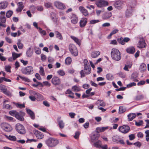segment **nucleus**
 Segmentation results:
<instances>
[{
  "instance_id": "1",
  "label": "nucleus",
  "mask_w": 149,
  "mask_h": 149,
  "mask_svg": "<svg viewBox=\"0 0 149 149\" xmlns=\"http://www.w3.org/2000/svg\"><path fill=\"white\" fill-rule=\"evenodd\" d=\"M111 56L113 59L118 61L121 58V55L119 50L115 48H113L111 49Z\"/></svg>"
},
{
  "instance_id": "2",
  "label": "nucleus",
  "mask_w": 149,
  "mask_h": 149,
  "mask_svg": "<svg viewBox=\"0 0 149 149\" xmlns=\"http://www.w3.org/2000/svg\"><path fill=\"white\" fill-rule=\"evenodd\" d=\"M58 141L53 138H49L46 141L47 145L49 147H52L56 146L58 143Z\"/></svg>"
},
{
  "instance_id": "3",
  "label": "nucleus",
  "mask_w": 149,
  "mask_h": 149,
  "mask_svg": "<svg viewBox=\"0 0 149 149\" xmlns=\"http://www.w3.org/2000/svg\"><path fill=\"white\" fill-rule=\"evenodd\" d=\"M15 128L17 131L20 134H24L26 133L24 127L22 124L19 123H17L15 125Z\"/></svg>"
},
{
  "instance_id": "4",
  "label": "nucleus",
  "mask_w": 149,
  "mask_h": 149,
  "mask_svg": "<svg viewBox=\"0 0 149 149\" xmlns=\"http://www.w3.org/2000/svg\"><path fill=\"white\" fill-rule=\"evenodd\" d=\"M22 73L24 74L29 75L33 73V68L31 66H28L23 68L21 70Z\"/></svg>"
},
{
  "instance_id": "5",
  "label": "nucleus",
  "mask_w": 149,
  "mask_h": 149,
  "mask_svg": "<svg viewBox=\"0 0 149 149\" xmlns=\"http://www.w3.org/2000/svg\"><path fill=\"white\" fill-rule=\"evenodd\" d=\"M69 49L72 54L74 56H77L78 54L77 48L74 45L71 44L69 45Z\"/></svg>"
},
{
  "instance_id": "6",
  "label": "nucleus",
  "mask_w": 149,
  "mask_h": 149,
  "mask_svg": "<svg viewBox=\"0 0 149 149\" xmlns=\"http://www.w3.org/2000/svg\"><path fill=\"white\" fill-rule=\"evenodd\" d=\"M1 126L3 130L7 132H10L12 130V128L10 125L6 123L1 124Z\"/></svg>"
},
{
  "instance_id": "7",
  "label": "nucleus",
  "mask_w": 149,
  "mask_h": 149,
  "mask_svg": "<svg viewBox=\"0 0 149 149\" xmlns=\"http://www.w3.org/2000/svg\"><path fill=\"white\" fill-rule=\"evenodd\" d=\"M130 127L126 125H124L118 128V130L121 132L126 134L130 130Z\"/></svg>"
},
{
  "instance_id": "8",
  "label": "nucleus",
  "mask_w": 149,
  "mask_h": 149,
  "mask_svg": "<svg viewBox=\"0 0 149 149\" xmlns=\"http://www.w3.org/2000/svg\"><path fill=\"white\" fill-rule=\"evenodd\" d=\"M97 7L101 8L106 6L108 5V3L107 2L102 0L97 1L96 3Z\"/></svg>"
},
{
  "instance_id": "9",
  "label": "nucleus",
  "mask_w": 149,
  "mask_h": 149,
  "mask_svg": "<svg viewBox=\"0 0 149 149\" xmlns=\"http://www.w3.org/2000/svg\"><path fill=\"white\" fill-rule=\"evenodd\" d=\"M52 83L54 85H59L61 84V81L58 77L54 76L52 79Z\"/></svg>"
},
{
  "instance_id": "10",
  "label": "nucleus",
  "mask_w": 149,
  "mask_h": 149,
  "mask_svg": "<svg viewBox=\"0 0 149 149\" xmlns=\"http://www.w3.org/2000/svg\"><path fill=\"white\" fill-rule=\"evenodd\" d=\"M100 136V134L97 132L92 134L91 136V141L93 142L96 140L98 139Z\"/></svg>"
},
{
  "instance_id": "11",
  "label": "nucleus",
  "mask_w": 149,
  "mask_h": 149,
  "mask_svg": "<svg viewBox=\"0 0 149 149\" xmlns=\"http://www.w3.org/2000/svg\"><path fill=\"white\" fill-rule=\"evenodd\" d=\"M130 40V39L128 37H125L124 38L121 37L118 39V41L119 43L122 45H124L125 44V42H128Z\"/></svg>"
},
{
  "instance_id": "12",
  "label": "nucleus",
  "mask_w": 149,
  "mask_h": 149,
  "mask_svg": "<svg viewBox=\"0 0 149 149\" xmlns=\"http://www.w3.org/2000/svg\"><path fill=\"white\" fill-rule=\"evenodd\" d=\"M123 5V1L118 0L115 1L114 3V5L116 8L118 9H120Z\"/></svg>"
},
{
  "instance_id": "13",
  "label": "nucleus",
  "mask_w": 149,
  "mask_h": 149,
  "mask_svg": "<svg viewBox=\"0 0 149 149\" xmlns=\"http://www.w3.org/2000/svg\"><path fill=\"white\" fill-rule=\"evenodd\" d=\"M54 4L55 6L58 9H63L65 8V6L63 3L59 1H55Z\"/></svg>"
},
{
  "instance_id": "14",
  "label": "nucleus",
  "mask_w": 149,
  "mask_h": 149,
  "mask_svg": "<svg viewBox=\"0 0 149 149\" xmlns=\"http://www.w3.org/2000/svg\"><path fill=\"white\" fill-rule=\"evenodd\" d=\"M87 22V19L86 18H82L79 22L80 26L81 27H83L85 26Z\"/></svg>"
},
{
  "instance_id": "15",
  "label": "nucleus",
  "mask_w": 149,
  "mask_h": 149,
  "mask_svg": "<svg viewBox=\"0 0 149 149\" xmlns=\"http://www.w3.org/2000/svg\"><path fill=\"white\" fill-rule=\"evenodd\" d=\"M79 9L81 13L85 16H86L88 15V13L87 10L82 6H80L79 7Z\"/></svg>"
},
{
  "instance_id": "16",
  "label": "nucleus",
  "mask_w": 149,
  "mask_h": 149,
  "mask_svg": "<svg viewBox=\"0 0 149 149\" xmlns=\"http://www.w3.org/2000/svg\"><path fill=\"white\" fill-rule=\"evenodd\" d=\"M34 133L38 139H42L44 137V135L43 134L38 130H35Z\"/></svg>"
},
{
  "instance_id": "17",
  "label": "nucleus",
  "mask_w": 149,
  "mask_h": 149,
  "mask_svg": "<svg viewBox=\"0 0 149 149\" xmlns=\"http://www.w3.org/2000/svg\"><path fill=\"white\" fill-rule=\"evenodd\" d=\"M146 46L145 41L142 39L139 41L138 47L140 48H142L145 47Z\"/></svg>"
},
{
  "instance_id": "18",
  "label": "nucleus",
  "mask_w": 149,
  "mask_h": 149,
  "mask_svg": "<svg viewBox=\"0 0 149 149\" xmlns=\"http://www.w3.org/2000/svg\"><path fill=\"white\" fill-rule=\"evenodd\" d=\"M126 51L127 53L130 54H134L135 51V49L133 47H130L126 49Z\"/></svg>"
},
{
  "instance_id": "19",
  "label": "nucleus",
  "mask_w": 149,
  "mask_h": 149,
  "mask_svg": "<svg viewBox=\"0 0 149 149\" xmlns=\"http://www.w3.org/2000/svg\"><path fill=\"white\" fill-rule=\"evenodd\" d=\"M71 19L72 23L74 24H76L78 22V17L74 14L72 15Z\"/></svg>"
},
{
  "instance_id": "20",
  "label": "nucleus",
  "mask_w": 149,
  "mask_h": 149,
  "mask_svg": "<svg viewBox=\"0 0 149 149\" xmlns=\"http://www.w3.org/2000/svg\"><path fill=\"white\" fill-rule=\"evenodd\" d=\"M27 113L29 115L30 117L32 120L35 119V115L33 112L30 109H27L26 110Z\"/></svg>"
},
{
  "instance_id": "21",
  "label": "nucleus",
  "mask_w": 149,
  "mask_h": 149,
  "mask_svg": "<svg viewBox=\"0 0 149 149\" xmlns=\"http://www.w3.org/2000/svg\"><path fill=\"white\" fill-rule=\"evenodd\" d=\"M108 127H98L96 128V132L99 134V132H102L108 129Z\"/></svg>"
},
{
  "instance_id": "22",
  "label": "nucleus",
  "mask_w": 149,
  "mask_h": 149,
  "mask_svg": "<svg viewBox=\"0 0 149 149\" xmlns=\"http://www.w3.org/2000/svg\"><path fill=\"white\" fill-rule=\"evenodd\" d=\"M100 54L99 51H94L91 53V56L93 58H96Z\"/></svg>"
},
{
  "instance_id": "23",
  "label": "nucleus",
  "mask_w": 149,
  "mask_h": 149,
  "mask_svg": "<svg viewBox=\"0 0 149 149\" xmlns=\"http://www.w3.org/2000/svg\"><path fill=\"white\" fill-rule=\"evenodd\" d=\"M18 8L17 9V11L19 12L21 11L24 8L23 3L22 2H19L17 3Z\"/></svg>"
},
{
  "instance_id": "24",
  "label": "nucleus",
  "mask_w": 149,
  "mask_h": 149,
  "mask_svg": "<svg viewBox=\"0 0 149 149\" xmlns=\"http://www.w3.org/2000/svg\"><path fill=\"white\" fill-rule=\"evenodd\" d=\"M102 142L100 140H98L93 144V146L96 148H101L102 147Z\"/></svg>"
},
{
  "instance_id": "25",
  "label": "nucleus",
  "mask_w": 149,
  "mask_h": 149,
  "mask_svg": "<svg viewBox=\"0 0 149 149\" xmlns=\"http://www.w3.org/2000/svg\"><path fill=\"white\" fill-rule=\"evenodd\" d=\"M136 116V115L134 113H130L127 115L129 121H130L132 120L135 118Z\"/></svg>"
},
{
  "instance_id": "26",
  "label": "nucleus",
  "mask_w": 149,
  "mask_h": 149,
  "mask_svg": "<svg viewBox=\"0 0 149 149\" xmlns=\"http://www.w3.org/2000/svg\"><path fill=\"white\" fill-rule=\"evenodd\" d=\"M112 16V14L110 12H108L105 13L103 17L104 19H107L110 18Z\"/></svg>"
},
{
  "instance_id": "27",
  "label": "nucleus",
  "mask_w": 149,
  "mask_h": 149,
  "mask_svg": "<svg viewBox=\"0 0 149 149\" xmlns=\"http://www.w3.org/2000/svg\"><path fill=\"white\" fill-rule=\"evenodd\" d=\"M26 54L27 56L28 57L32 56L33 54V51L31 50V47H29L28 49Z\"/></svg>"
},
{
  "instance_id": "28",
  "label": "nucleus",
  "mask_w": 149,
  "mask_h": 149,
  "mask_svg": "<svg viewBox=\"0 0 149 149\" xmlns=\"http://www.w3.org/2000/svg\"><path fill=\"white\" fill-rule=\"evenodd\" d=\"M52 15L54 16V17H52V19L54 24H57L58 22V19L56 17V14L55 13H52Z\"/></svg>"
},
{
  "instance_id": "29",
  "label": "nucleus",
  "mask_w": 149,
  "mask_h": 149,
  "mask_svg": "<svg viewBox=\"0 0 149 149\" xmlns=\"http://www.w3.org/2000/svg\"><path fill=\"white\" fill-rule=\"evenodd\" d=\"M5 136L7 139L13 141H16V138L15 136L11 135L8 136L7 135H5Z\"/></svg>"
},
{
  "instance_id": "30",
  "label": "nucleus",
  "mask_w": 149,
  "mask_h": 149,
  "mask_svg": "<svg viewBox=\"0 0 149 149\" xmlns=\"http://www.w3.org/2000/svg\"><path fill=\"white\" fill-rule=\"evenodd\" d=\"M55 34L57 38L60 40H62L63 38L61 34L58 31H55Z\"/></svg>"
},
{
  "instance_id": "31",
  "label": "nucleus",
  "mask_w": 149,
  "mask_h": 149,
  "mask_svg": "<svg viewBox=\"0 0 149 149\" xmlns=\"http://www.w3.org/2000/svg\"><path fill=\"white\" fill-rule=\"evenodd\" d=\"M72 90L75 92H77L80 91V88L79 87L75 85L72 87Z\"/></svg>"
},
{
  "instance_id": "32",
  "label": "nucleus",
  "mask_w": 149,
  "mask_h": 149,
  "mask_svg": "<svg viewBox=\"0 0 149 149\" xmlns=\"http://www.w3.org/2000/svg\"><path fill=\"white\" fill-rule=\"evenodd\" d=\"M8 3L6 2H3L0 3V9H4L7 6Z\"/></svg>"
},
{
  "instance_id": "33",
  "label": "nucleus",
  "mask_w": 149,
  "mask_h": 149,
  "mask_svg": "<svg viewBox=\"0 0 149 149\" xmlns=\"http://www.w3.org/2000/svg\"><path fill=\"white\" fill-rule=\"evenodd\" d=\"M58 125L60 128L62 129L65 126V123L62 120H59L58 122Z\"/></svg>"
},
{
  "instance_id": "34",
  "label": "nucleus",
  "mask_w": 149,
  "mask_h": 149,
  "mask_svg": "<svg viewBox=\"0 0 149 149\" xmlns=\"http://www.w3.org/2000/svg\"><path fill=\"white\" fill-rule=\"evenodd\" d=\"M15 118L18 119V120L20 121H23L24 120V118L21 116L20 114L18 112L17 114L15 115Z\"/></svg>"
},
{
  "instance_id": "35",
  "label": "nucleus",
  "mask_w": 149,
  "mask_h": 149,
  "mask_svg": "<svg viewBox=\"0 0 149 149\" xmlns=\"http://www.w3.org/2000/svg\"><path fill=\"white\" fill-rule=\"evenodd\" d=\"M70 38L73 40L78 45H80V43L79 40L77 38L72 36H71Z\"/></svg>"
},
{
  "instance_id": "36",
  "label": "nucleus",
  "mask_w": 149,
  "mask_h": 149,
  "mask_svg": "<svg viewBox=\"0 0 149 149\" xmlns=\"http://www.w3.org/2000/svg\"><path fill=\"white\" fill-rule=\"evenodd\" d=\"M132 9H127L126 12V15L127 17H130L132 15Z\"/></svg>"
},
{
  "instance_id": "37",
  "label": "nucleus",
  "mask_w": 149,
  "mask_h": 149,
  "mask_svg": "<svg viewBox=\"0 0 149 149\" xmlns=\"http://www.w3.org/2000/svg\"><path fill=\"white\" fill-rule=\"evenodd\" d=\"M12 56L14 60H15L17 58L20 56L21 54H17L15 52H13L12 54Z\"/></svg>"
},
{
  "instance_id": "38",
  "label": "nucleus",
  "mask_w": 149,
  "mask_h": 149,
  "mask_svg": "<svg viewBox=\"0 0 149 149\" xmlns=\"http://www.w3.org/2000/svg\"><path fill=\"white\" fill-rule=\"evenodd\" d=\"M97 103L98 105L102 107H104L105 105V104L103 101L101 100H99L97 102Z\"/></svg>"
},
{
  "instance_id": "39",
  "label": "nucleus",
  "mask_w": 149,
  "mask_h": 149,
  "mask_svg": "<svg viewBox=\"0 0 149 149\" xmlns=\"http://www.w3.org/2000/svg\"><path fill=\"white\" fill-rule=\"evenodd\" d=\"M0 89L3 93L5 92L7 90L6 86L2 84L0 85Z\"/></svg>"
},
{
  "instance_id": "40",
  "label": "nucleus",
  "mask_w": 149,
  "mask_h": 149,
  "mask_svg": "<svg viewBox=\"0 0 149 149\" xmlns=\"http://www.w3.org/2000/svg\"><path fill=\"white\" fill-rule=\"evenodd\" d=\"M106 78L108 80H111L113 79V76L112 74L108 73L106 75Z\"/></svg>"
},
{
  "instance_id": "41",
  "label": "nucleus",
  "mask_w": 149,
  "mask_h": 149,
  "mask_svg": "<svg viewBox=\"0 0 149 149\" xmlns=\"http://www.w3.org/2000/svg\"><path fill=\"white\" fill-rule=\"evenodd\" d=\"M15 105L17 107L20 108H22L25 107V105L23 104H20L18 103H14Z\"/></svg>"
},
{
  "instance_id": "42",
  "label": "nucleus",
  "mask_w": 149,
  "mask_h": 149,
  "mask_svg": "<svg viewBox=\"0 0 149 149\" xmlns=\"http://www.w3.org/2000/svg\"><path fill=\"white\" fill-rule=\"evenodd\" d=\"M17 45L18 48L20 49H22L23 47V44L21 42V40H18V42L17 43Z\"/></svg>"
},
{
  "instance_id": "43",
  "label": "nucleus",
  "mask_w": 149,
  "mask_h": 149,
  "mask_svg": "<svg viewBox=\"0 0 149 149\" xmlns=\"http://www.w3.org/2000/svg\"><path fill=\"white\" fill-rule=\"evenodd\" d=\"M119 113H122L125 112L126 110L125 108L123 107H120L119 108Z\"/></svg>"
},
{
  "instance_id": "44",
  "label": "nucleus",
  "mask_w": 149,
  "mask_h": 149,
  "mask_svg": "<svg viewBox=\"0 0 149 149\" xmlns=\"http://www.w3.org/2000/svg\"><path fill=\"white\" fill-rule=\"evenodd\" d=\"M39 73L40 75L42 76H44L45 74L43 68L42 67H40Z\"/></svg>"
},
{
  "instance_id": "45",
  "label": "nucleus",
  "mask_w": 149,
  "mask_h": 149,
  "mask_svg": "<svg viewBox=\"0 0 149 149\" xmlns=\"http://www.w3.org/2000/svg\"><path fill=\"white\" fill-rule=\"evenodd\" d=\"M72 61L71 58L70 57H67L65 60V63L68 65L70 64Z\"/></svg>"
},
{
  "instance_id": "46",
  "label": "nucleus",
  "mask_w": 149,
  "mask_h": 149,
  "mask_svg": "<svg viewBox=\"0 0 149 149\" xmlns=\"http://www.w3.org/2000/svg\"><path fill=\"white\" fill-rule=\"evenodd\" d=\"M41 59L42 61H45L47 59V57L46 56L43 54H42L40 55Z\"/></svg>"
},
{
  "instance_id": "47",
  "label": "nucleus",
  "mask_w": 149,
  "mask_h": 149,
  "mask_svg": "<svg viewBox=\"0 0 149 149\" xmlns=\"http://www.w3.org/2000/svg\"><path fill=\"white\" fill-rule=\"evenodd\" d=\"M13 13V12L11 10H9L6 13V16L8 18L10 17Z\"/></svg>"
},
{
  "instance_id": "48",
  "label": "nucleus",
  "mask_w": 149,
  "mask_h": 149,
  "mask_svg": "<svg viewBox=\"0 0 149 149\" xmlns=\"http://www.w3.org/2000/svg\"><path fill=\"white\" fill-rule=\"evenodd\" d=\"M118 139L119 137L117 136H114L112 137V140L115 142L118 143Z\"/></svg>"
},
{
  "instance_id": "49",
  "label": "nucleus",
  "mask_w": 149,
  "mask_h": 149,
  "mask_svg": "<svg viewBox=\"0 0 149 149\" xmlns=\"http://www.w3.org/2000/svg\"><path fill=\"white\" fill-rule=\"evenodd\" d=\"M19 77L22 79V80L26 82H29L30 81V80L28 78L23 77L20 76H19Z\"/></svg>"
},
{
  "instance_id": "50",
  "label": "nucleus",
  "mask_w": 149,
  "mask_h": 149,
  "mask_svg": "<svg viewBox=\"0 0 149 149\" xmlns=\"http://www.w3.org/2000/svg\"><path fill=\"white\" fill-rule=\"evenodd\" d=\"M57 73L60 75L63 76L65 74L64 71L62 70H59L57 71Z\"/></svg>"
},
{
  "instance_id": "51",
  "label": "nucleus",
  "mask_w": 149,
  "mask_h": 149,
  "mask_svg": "<svg viewBox=\"0 0 149 149\" xmlns=\"http://www.w3.org/2000/svg\"><path fill=\"white\" fill-rule=\"evenodd\" d=\"M1 21L2 23H5L6 20V19L5 16L1 15L0 16Z\"/></svg>"
},
{
  "instance_id": "52",
  "label": "nucleus",
  "mask_w": 149,
  "mask_h": 149,
  "mask_svg": "<svg viewBox=\"0 0 149 149\" xmlns=\"http://www.w3.org/2000/svg\"><path fill=\"white\" fill-rule=\"evenodd\" d=\"M36 84H33L32 86L34 87H36L39 86H43V85L40 82H37Z\"/></svg>"
},
{
  "instance_id": "53",
  "label": "nucleus",
  "mask_w": 149,
  "mask_h": 149,
  "mask_svg": "<svg viewBox=\"0 0 149 149\" xmlns=\"http://www.w3.org/2000/svg\"><path fill=\"white\" fill-rule=\"evenodd\" d=\"M18 113V112H17L15 111L14 110H12L10 111L9 112V114L11 116H15V115H16V114H17V113Z\"/></svg>"
},
{
  "instance_id": "54",
  "label": "nucleus",
  "mask_w": 149,
  "mask_h": 149,
  "mask_svg": "<svg viewBox=\"0 0 149 149\" xmlns=\"http://www.w3.org/2000/svg\"><path fill=\"white\" fill-rule=\"evenodd\" d=\"M100 22L99 20H92L90 21L89 24H94Z\"/></svg>"
},
{
  "instance_id": "55",
  "label": "nucleus",
  "mask_w": 149,
  "mask_h": 149,
  "mask_svg": "<svg viewBox=\"0 0 149 149\" xmlns=\"http://www.w3.org/2000/svg\"><path fill=\"white\" fill-rule=\"evenodd\" d=\"M3 107L4 108L7 109H12V107H11V106L8 104H3Z\"/></svg>"
},
{
  "instance_id": "56",
  "label": "nucleus",
  "mask_w": 149,
  "mask_h": 149,
  "mask_svg": "<svg viewBox=\"0 0 149 149\" xmlns=\"http://www.w3.org/2000/svg\"><path fill=\"white\" fill-rule=\"evenodd\" d=\"M5 69L6 71L8 72H10V68L11 67L10 65H6L5 66Z\"/></svg>"
},
{
  "instance_id": "57",
  "label": "nucleus",
  "mask_w": 149,
  "mask_h": 149,
  "mask_svg": "<svg viewBox=\"0 0 149 149\" xmlns=\"http://www.w3.org/2000/svg\"><path fill=\"white\" fill-rule=\"evenodd\" d=\"M140 68L142 69V70H145L146 68V64L143 63L141 64L140 66Z\"/></svg>"
},
{
  "instance_id": "58",
  "label": "nucleus",
  "mask_w": 149,
  "mask_h": 149,
  "mask_svg": "<svg viewBox=\"0 0 149 149\" xmlns=\"http://www.w3.org/2000/svg\"><path fill=\"white\" fill-rule=\"evenodd\" d=\"M143 96L142 95H138L136 97L135 99L136 100H139L143 99Z\"/></svg>"
},
{
  "instance_id": "59",
  "label": "nucleus",
  "mask_w": 149,
  "mask_h": 149,
  "mask_svg": "<svg viewBox=\"0 0 149 149\" xmlns=\"http://www.w3.org/2000/svg\"><path fill=\"white\" fill-rule=\"evenodd\" d=\"M132 65V63H131L129 65H125L124 68V69L126 71H128V67L130 68H131Z\"/></svg>"
},
{
  "instance_id": "60",
  "label": "nucleus",
  "mask_w": 149,
  "mask_h": 149,
  "mask_svg": "<svg viewBox=\"0 0 149 149\" xmlns=\"http://www.w3.org/2000/svg\"><path fill=\"white\" fill-rule=\"evenodd\" d=\"M1 79L2 80V82H3V81L8 82H11V80L10 79L4 77H1Z\"/></svg>"
},
{
  "instance_id": "61",
  "label": "nucleus",
  "mask_w": 149,
  "mask_h": 149,
  "mask_svg": "<svg viewBox=\"0 0 149 149\" xmlns=\"http://www.w3.org/2000/svg\"><path fill=\"white\" fill-rule=\"evenodd\" d=\"M80 134V132H79L77 131L75 132V135L74 136V137L75 139L78 138L79 137Z\"/></svg>"
},
{
  "instance_id": "62",
  "label": "nucleus",
  "mask_w": 149,
  "mask_h": 149,
  "mask_svg": "<svg viewBox=\"0 0 149 149\" xmlns=\"http://www.w3.org/2000/svg\"><path fill=\"white\" fill-rule=\"evenodd\" d=\"M129 137L130 140H132L134 139L135 138V135L134 134H131L129 135Z\"/></svg>"
},
{
  "instance_id": "63",
  "label": "nucleus",
  "mask_w": 149,
  "mask_h": 149,
  "mask_svg": "<svg viewBox=\"0 0 149 149\" xmlns=\"http://www.w3.org/2000/svg\"><path fill=\"white\" fill-rule=\"evenodd\" d=\"M29 93L31 95V96L34 95L35 96L37 94V93L35 91H32V90H30L29 91Z\"/></svg>"
},
{
  "instance_id": "64",
  "label": "nucleus",
  "mask_w": 149,
  "mask_h": 149,
  "mask_svg": "<svg viewBox=\"0 0 149 149\" xmlns=\"http://www.w3.org/2000/svg\"><path fill=\"white\" fill-rule=\"evenodd\" d=\"M136 84L134 82H132L128 84H127V88H130L133 86H135Z\"/></svg>"
}]
</instances>
